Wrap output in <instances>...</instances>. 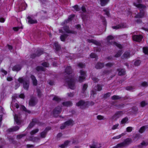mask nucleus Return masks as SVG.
Masks as SVG:
<instances>
[{"label":"nucleus","mask_w":148,"mask_h":148,"mask_svg":"<svg viewBox=\"0 0 148 148\" xmlns=\"http://www.w3.org/2000/svg\"><path fill=\"white\" fill-rule=\"evenodd\" d=\"M65 73L67 75V76L68 77L65 79L66 82L70 88L74 89L75 88L74 85L75 80L73 77L70 75L72 73L71 67L70 66H67L65 70Z\"/></svg>","instance_id":"f257e3e1"},{"label":"nucleus","mask_w":148,"mask_h":148,"mask_svg":"<svg viewBox=\"0 0 148 148\" xmlns=\"http://www.w3.org/2000/svg\"><path fill=\"white\" fill-rule=\"evenodd\" d=\"M134 5L136 7L138 8L140 12L138 13L136 16V18H140L143 17L145 14L144 10L145 9L146 6L142 4H137L136 3H134Z\"/></svg>","instance_id":"f03ea898"},{"label":"nucleus","mask_w":148,"mask_h":148,"mask_svg":"<svg viewBox=\"0 0 148 148\" xmlns=\"http://www.w3.org/2000/svg\"><path fill=\"white\" fill-rule=\"evenodd\" d=\"M94 104V103L92 101L85 102L81 100L76 103V105L80 107L82 109H84L89 106H92Z\"/></svg>","instance_id":"7ed1b4c3"},{"label":"nucleus","mask_w":148,"mask_h":148,"mask_svg":"<svg viewBox=\"0 0 148 148\" xmlns=\"http://www.w3.org/2000/svg\"><path fill=\"white\" fill-rule=\"evenodd\" d=\"M106 40L108 44L115 45L120 49L122 48L121 45L114 41V37L110 35L108 36Z\"/></svg>","instance_id":"20e7f679"},{"label":"nucleus","mask_w":148,"mask_h":148,"mask_svg":"<svg viewBox=\"0 0 148 148\" xmlns=\"http://www.w3.org/2000/svg\"><path fill=\"white\" fill-rule=\"evenodd\" d=\"M132 142V140L130 138H127L123 142L117 144L113 148H120L126 147L130 144Z\"/></svg>","instance_id":"39448f33"},{"label":"nucleus","mask_w":148,"mask_h":148,"mask_svg":"<svg viewBox=\"0 0 148 148\" xmlns=\"http://www.w3.org/2000/svg\"><path fill=\"white\" fill-rule=\"evenodd\" d=\"M18 81L21 83H23L24 88L26 90H28L29 86V82L28 80H26L22 78H19L18 79Z\"/></svg>","instance_id":"423d86ee"},{"label":"nucleus","mask_w":148,"mask_h":148,"mask_svg":"<svg viewBox=\"0 0 148 148\" xmlns=\"http://www.w3.org/2000/svg\"><path fill=\"white\" fill-rule=\"evenodd\" d=\"M74 124V121L71 119H70L68 121L65 122V123L63 124L60 127L61 129H64L65 127L67 126H72Z\"/></svg>","instance_id":"0eeeda50"},{"label":"nucleus","mask_w":148,"mask_h":148,"mask_svg":"<svg viewBox=\"0 0 148 148\" xmlns=\"http://www.w3.org/2000/svg\"><path fill=\"white\" fill-rule=\"evenodd\" d=\"M80 75L79 76V81L81 82L84 81L86 76V73L85 71L83 70H81L80 71Z\"/></svg>","instance_id":"6e6552de"},{"label":"nucleus","mask_w":148,"mask_h":148,"mask_svg":"<svg viewBox=\"0 0 148 148\" xmlns=\"http://www.w3.org/2000/svg\"><path fill=\"white\" fill-rule=\"evenodd\" d=\"M61 107L58 106L56 107L53 112V116L55 117H57L58 116V114L61 112Z\"/></svg>","instance_id":"1a4fd4ad"},{"label":"nucleus","mask_w":148,"mask_h":148,"mask_svg":"<svg viewBox=\"0 0 148 148\" xmlns=\"http://www.w3.org/2000/svg\"><path fill=\"white\" fill-rule=\"evenodd\" d=\"M102 89L101 86L99 85H97V87H95L94 88V90H92L91 92V95H93L95 94H96V92L97 90L98 91H100Z\"/></svg>","instance_id":"9d476101"},{"label":"nucleus","mask_w":148,"mask_h":148,"mask_svg":"<svg viewBox=\"0 0 148 148\" xmlns=\"http://www.w3.org/2000/svg\"><path fill=\"white\" fill-rule=\"evenodd\" d=\"M36 54H33L31 55L32 58H34L36 56H39L43 53V51L40 49L37 50L36 52Z\"/></svg>","instance_id":"9b49d317"},{"label":"nucleus","mask_w":148,"mask_h":148,"mask_svg":"<svg viewBox=\"0 0 148 148\" xmlns=\"http://www.w3.org/2000/svg\"><path fill=\"white\" fill-rule=\"evenodd\" d=\"M63 29L65 32L69 34H76V32L73 30L69 29V27L68 26H65L63 27Z\"/></svg>","instance_id":"f8f14e48"},{"label":"nucleus","mask_w":148,"mask_h":148,"mask_svg":"<svg viewBox=\"0 0 148 148\" xmlns=\"http://www.w3.org/2000/svg\"><path fill=\"white\" fill-rule=\"evenodd\" d=\"M142 36L141 35H134L132 36V38L134 41L140 42L142 38Z\"/></svg>","instance_id":"ddd939ff"},{"label":"nucleus","mask_w":148,"mask_h":148,"mask_svg":"<svg viewBox=\"0 0 148 148\" xmlns=\"http://www.w3.org/2000/svg\"><path fill=\"white\" fill-rule=\"evenodd\" d=\"M126 25L124 23H122L116 26L112 27L113 29H117L120 28H124L126 27Z\"/></svg>","instance_id":"4468645a"},{"label":"nucleus","mask_w":148,"mask_h":148,"mask_svg":"<svg viewBox=\"0 0 148 148\" xmlns=\"http://www.w3.org/2000/svg\"><path fill=\"white\" fill-rule=\"evenodd\" d=\"M27 19L28 23L30 24H35L36 23H37V20L33 19L30 16H28L27 17Z\"/></svg>","instance_id":"2eb2a0df"},{"label":"nucleus","mask_w":148,"mask_h":148,"mask_svg":"<svg viewBox=\"0 0 148 148\" xmlns=\"http://www.w3.org/2000/svg\"><path fill=\"white\" fill-rule=\"evenodd\" d=\"M123 114V112L122 111H120L117 112H116L115 114L113 116L112 118L115 119H118Z\"/></svg>","instance_id":"dca6fc26"},{"label":"nucleus","mask_w":148,"mask_h":148,"mask_svg":"<svg viewBox=\"0 0 148 148\" xmlns=\"http://www.w3.org/2000/svg\"><path fill=\"white\" fill-rule=\"evenodd\" d=\"M14 120L16 123L19 125L21 123V117L20 115L15 114L14 116Z\"/></svg>","instance_id":"f3484780"},{"label":"nucleus","mask_w":148,"mask_h":148,"mask_svg":"<svg viewBox=\"0 0 148 148\" xmlns=\"http://www.w3.org/2000/svg\"><path fill=\"white\" fill-rule=\"evenodd\" d=\"M51 128L50 127L46 128L45 130L43 132H42L40 134L41 137L42 138H45L46 135L47 134V131L48 130H50Z\"/></svg>","instance_id":"a211bd4d"},{"label":"nucleus","mask_w":148,"mask_h":148,"mask_svg":"<svg viewBox=\"0 0 148 148\" xmlns=\"http://www.w3.org/2000/svg\"><path fill=\"white\" fill-rule=\"evenodd\" d=\"M37 101L35 98H31L30 100L29 104L30 106H34L37 103Z\"/></svg>","instance_id":"6ab92c4d"},{"label":"nucleus","mask_w":148,"mask_h":148,"mask_svg":"<svg viewBox=\"0 0 148 148\" xmlns=\"http://www.w3.org/2000/svg\"><path fill=\"white\" fill-rule=\"evenodd\" d=\"M19 129V127L18 126L13 127L8 130V131L9 132H14L18 130Z\"/></svg>","instance_id":"aec40b11"},{"label":"nucleus","mask_w":148,"mask_h":148,"mask_svg":"<svg viewBox=\"0 0 148 148\" xmlns=\"http://www.w3.org/2000/svg\"><path fill=\"white\" fill-rule=\"evenodd\" d=\"M87 41L89 43H92L96 45L99 46L100 45L99 42L93 39H88Z\"/></svg>","instance_id":"412c9836"},{"label":"nucleus","mask_w":148,"mask_h":148,"mask_svg":"<svg viewBox=\"0 0 148 148\" xmlns=\"http://www.w3.org/2000/svg\"><path fill=\"white\" fill-rule=\"evenodd\" d=\"M148 145V140H146L145 141H143L142 142L140 145H138L139 147H142L143 146H146Z\"/></svg>","instance_id":"4be33fe9"},{"label":"nucleus","mask_w":148,"mask_h":148,"mask_svg":"<svg viewBox=\"0 0 148 148\" xmlns=\"http://www.w3.org/2000/svg\"><path fill=\"white\" fill-rule=\"evenodd\" d=\"M104 66V64L101 62L98 63L95 65V67L97 69H100Z\"/></svg>","instance_id":"5701e85b"},{"label":"nucleus","mask_w":148,"mask_h":148,"mask_svg":"<svg viewBox=\"0 0 148 148\" xmlns=\"http://www.w3.org/2000/svg\"><path fill=\"white\" fill-rule=\"evenodd\" d=\"M117 71H119L118 74L119 75H123L125 73V71L123 69H118Z\"/></svg>","instance_id":"b1692460"},{"label":"nucleus","mask_w":148,"mask_h":148,"mask_svg":"<svg viewBox=\"0 0 148 148\" xmlns=\"http://www.w3.org/2000/svg\"><path fill=\"white\" fill-rule=\"evenodd\" d=\"M31 78L32 80L33 85L34 86H36L37 84V82L35 76L33 75H32Z\"/></svg>","instance_id":"393cba45"},{"label":"nucleus","mask_w":148,"mask_h":148,"mask_svg":"<svg viewBox=\"0 0 148 148\" xmlns=\"http://www.w3.org/2000/svg\"><path fill=\"white\" fill-rule=\"evenodd\" d=\"M130 57V54L129 52H125L122 57V59L127 58Z\"/></svg>","instance_id":"a878e982"},{"label":"nucleus","mask_w":148,"mask_h":148,"mask_svg":"<svg viewBox=\"0 0 148 148\" xmlns=\"http://www.w3.org/2000/svg\"><path fill=\"white\" fill-rule=\"evenodd\" d=\"M70 142L68 140L64 142L63 144L59 145V147L62 148H64L67 146Z\"/></svg>","instance_id":"bb28decb"},{"label":"nucleus","mask_w":148,"mask_h":148,"mask_svg":"<svg viewBox=\"0 0 148 148\" xmlns=\"http://www.w3.org/2000/svg\"><path fill=\"white\" fill-rule=\"evenodd\" d=\"M109 0H100V4L101 6H104L109 1Z\"/></svg>","instance_id":"cd10ccee"},{"label":"nucleus","mask_w":148,"mask_h":148,"mask_svg":"<svg viewBox=\"0 0 148 148\" xmlns=\"http://www.w3.org/2000/svg\"><path fill=\"white\" fill-rule=\"evenodd\" d=\"M21 69V67L19 65H16L13 67L12 69L13 71H18Z\"/></svg>","instance_id":"c85d7f7f"},{"label":"nucleus","mask_w":148,"mask_h":148,"mask_svg":"<svg viewBox=\"0 0 148 148\" xmlns=\"http://www.w3.org/2000/svg\"><path fill=\"white\" fill-rule=\"evenodd\" d=\"M62 104L64 106L68 107L71 106L72 105V103L71 102L69 101L63 102Z\"/></svg>","instance_id":"c756f323"},{"label":"nucleus","mask_w":148,"mask_h":148,"mask_svg":"<svg viewBox=\"0 0 148 148\" xmlns=\"http://www.w3.org/2000/svg\"><path fill=\"white\" fill-rule=\"evenodd\" d=\"M74 15L73 14H72L69 16L68 19L65 21H64V23L65 24L69 22V21H71L74 17Z\"/></svg>","instance_id":"7c9ffc66"},{"label":"nucleus","mask_w":148,"mask_h":148,"mask_svg":"<svg viewBox=\"0 0 148 148\" xmlns=\"http://www.w3.org/2000/svg\"><path fill=\"white\" fill-rule=\"evenodd\" d=\"M147 128L148 129V125L143 126L140 129L139 132L140 133H142L144 132L145 129Z\"/></svg>","instance_id":"2f4dec72"},{"label":"nucleus","mask_w":148,"mask_h":148,"mask_svg":"<svg viewBox=\"0 0 148 148\" xmlns=\"http://www.w3.org/2000/svg\"><path fill=\"white\" fill-rule=\"evenodd\" d=\"M101 147V144L99 143H97L90 146V148H100Z\"/></svg>","instance_id":"473e14b6"},{"label":"nucleus","mask_w":148,"mask_h":148,"mask_svg":"<svg viewBox=\"0 0 148 148\" xmlns=\"http://www.w3.org/2000/svg\"><path fill=\"white\" fill-rule=\"evenodd\" d=\"M128 120V119L127 117H125L121 121L120 124H125Z\"/></svg>","instance_id":"72a5a7b5"},{"label":"nucleus","mask_w":148,"mask_h":148,"mask_svg":"<svg viewBox=\"0 0 148 148\" xmlns=\"http://www.w3.org/2000/svg\"><path fill=\"white\" fill-rule=\"evenodd\" d=\"M88 87V85L87 84H84L82 88V92L84 93Z\"/></svg>","instance_id":"f704fd0d"},{"label":"nucleus","mask_w":148,"mask_h":148,"mask_svg":"<svg viewBox=\"0 0 148 148\" xmlns=\"http://www.w3.org/2000/svg\"><path fill=\"white\" fill-rule=\"evenodd\" d=\"M21 108L26 112H27L28 113H30V111L29 110H27L26 108L23 106H21Z\"/></svg>","instance_id":"c9c22d12"},{"label":"nucleus","mask_w":148,"mask_h":148,"mask_svg":"<svg viewBox=\"0 0 148 148\" xmlns=\"http://www.w3.org/2000/svg\"><path fill=\"white\" fill-rule=\"evenodd\" d=\"M54 46L57 51H58L60 48V46L58 45V42H54Z\"/></svg>","instance_id":"e433bc0d"},{"label":"nucleus","mask_w":148,"mask_h":148,"mask_svg":"<svg viewBox=\"0 0 148 148\" xmlns=\"http://www.w3.org/2000/svg\"><path fill=\"white\" fill-rule=\"evenodd\" d=\"M27 7V4L25 3V2H23L22 3V5L20 6L19 7L21 8H22V10H25V9Z\"/></svg>","instance_id":"4c0bfd02"},{"label":"nucleus","mask_w":148,"mask_h":148,"mask_svg":"<svg viewBox=\"0 0 148 148\" xmlns=\"http://www.w3.org/2000/svg\"><path fill=\"white\" fill-rule=\"evenodd\" d=\"M125 134L124 133H122L121 134H120L119 135H118L116 136H114L112 138L114 139H118L120 138H121L122 136L124 135H125Z\"/></svg>","instance_id":"58836bf2"},{"label":"nucleus","mask_w":148,"mask_h":148,"mask_svg":"<svg viewBox=\"0 0 148 148\" xmlns=\"http://www.w3.org/2000/svg\"><path fill=\"white\" fill-rule=\"evenodd\" d=\"M39 131L38 129H36L32 130L30 133L32 135H33L38 132Z\"/></svg>","instance_id":"ea45409f"},{"label":"nucleus","mask_w":148,"mask_h":148,"mask_svg":"<svg viewBox=\"0 0 148 148\" xmlns=\"http://www.w3.org/2000/svg\"><path fill=\"white\" fill-rule=\"evenodd\" d=\"M143 51L145 54L148 55V48L147 47H143Z\"/></svg>","instance_id":"a19ab883"},{"label":"nucleus","mask_w":148,"mask_h":148,"mask_svg":"<svg viewBox=\"0 0 148 148\" xmlns=\"http://www.w3.org/2000/svg\"><path fill=\"white\" fill-rule=\"evenodd\" d=\"M122 53V51L121 50H119L118 52L115 55V57L117 58L120 57Z\"/></svg>","instance_id":"79ce46f5"},{"label":"nucleus","mask_w":148,"mask_h":148,"mask_svg":"<svg viewBox=\"0 0 148 148\" xmlns=\"http://www.w3.org/2000/svg\"><path fill=\"white\" fill-rule=\"evenodd\" d=\"M103 11L104 12V14H106L107 16H109V10L108 8H105L103 10Z\"/></svg>","instance_id":"37998d69"},{"label":"nucleus","mask_w":148,"mask_h":148,"mask_svg":"<svg viewBox=\"0 0 148 148\" xmlns=\"http://www.w3.org/2000/svg\"><path fill=\"white\" fill-rule=\"evenodd\" d=\"M36 70L38 71H44L45 69L42 66H38L36 68Z\"/></svg>","instance_id":"c03bdc74"},{"label":"nucleus","mask_w":148,"mask_h":148,"mask_svg":"<svg viewBox=\"0 0 148 148\" xmlns=\"http://www.w3.org/2000/svg\"><path fill=\"white\" fill-rule=\"evenodd\" d=\"M67 36V35L66 34L62 35L60 37V38L61 41H64L65 39Z\"/></svg>","instance_id":"a18cd8bd"},{"label":"nucleus","mask_w":148,"mask_h":148,"mask_svg":"<svg viewBox=\"0 0 148 148\" xmlns=\"http://www.w3.org/2000/svg\"><path fill=\"white\" fill-rule=\"evenodd\" d=\"M121 98V97L118 95H114L112 97V99L113 100H116Z\"/></svg>","instance_id":"49530a36"},{"label":"nucleus","mask_w":148,"mask_h":148,"mask_svg":"<svg viewBox=\"0 0 148 148\" xmlns=\"http://www.w3.org/2000/svg\"><path fill=\"white\" fill-rule=\"evenodd\" d=\"M34 120H32V121L29 124V127L30 128H32L35 125V123L34 121Z\"/></svg>","instance_id":"de8ad7c7"},{"label":"nucleus","mask_w":148,"mask_h":148,"mask_svg":"<svg viewBox=\"0 0 148 148\" xmlns=\"http://www.w3.org/2000/svg\"><path fill=\"white\" fill-rule=\"evenodd\" d=\"M114 64L111 62H109L106 64L105 66L107 67H112Z\"/></svg>","instance_id":"09e8293b"},{"label":"nucleus","mask_w":148,"mask_h":148,"mask_svg":"<svg viewBox=\"0 0 148 148\" xmlns=\"http://www.w3.org/2000/svg\"><path fill=\"white\" fill-rule=\"evenodd\" d=\"M119 124L118 123L116 124L115 125H113L112 128V130H114L116 129H117L118 128V127L119 126Z\"/></svg>","instance_id":"8fccbe9b"},{"label":"nucleus","mask_w":148,"mask_h":148,"mask_svg":"<svg viewBox=\"0 0 148 148\" xmlns=\"http://www.w3.org/2000/svg\"><path fill=\"white\" fill-rule=\"evenodd\" d=\"M53 100H55V101L57 102H59L61 100V99L58 97L57 96H55L53 99Z\"/></svg>","instance_id":"3c124183"},{"label":"nucleus","mask_w":148,"mask_h":148,"mask_svg":"<svg viewBox=\"0 0 148 148\" xmlns=\"http://www.w3.org/2000/svg\"><path fill=\"white\" fill-rule=\"evenodd\" d=\"M78 66L80 68H82L85 66V65L83 63H79L78 64Z\"/></svg>","instance_id":"603ef678"},{"label":"nucleus","mask_w":148,"mask_h":148,"mask_svg":"<svg viewBox=\"0 0 148 148\" xmlns=\"http://www.w3.org/2000/svg\"><path fill=\"white\" fill-rule=\"evenodd\" d=\"M140 61L139 60H137L134 62V64L136 66H138L140 65Z\"/></svg>","instance_id":"864d4df0"},{"label":"nucleus","mask_w":148,"mask_h":148,"mask_svg":"<svg viewBox=\"0 0 148 148\" xmlns=\"http://www.w3.org/2000/svg\"><path fill=\"white\" fill-rule=\"evenodd\" d=\"M147 104V103H146V102L144 101H142L140 103V106L142 107L145 106Z\"/></svg>","instance_id":"5fc2aeb1"},{"label":"nucleus","mask_w":148,"mask_h":148,"mask_svg":"<svg viewBox=\"0 0 148 148\" xmlns=\"http://www.w3.org/2000/svg\"><path fill=\"white\" fill-rule=\"evenodd\" d=\"M42 64L43 66L46 67H48L49 66V64L46 62L42 63Z\"/></svg>","instance_id":"6e6d98bb"},{"label":"nucleus","mask_w":148,"mask_h":148,"mask_svg":"<svg viewBox=\"0 0 148 148\" xmlns=\"http://www.w3.org/2000/svg\"><path fill=\"white\" fill-rule=\"evenodd\" d=\"M132 128L131 127H129L127 128L126 131L128 132H130L132 131Z\"/></svg>","instance_id":"4d7b16f0"},{"label":"nucleus","mask_w":148,"mask_h":148,"mask_svg":"<svg viewBox=\"0 0 148 148\" xmlns=\"http://www.w3.org/2000/svg\"><path fill=\"white\" fill-rule=\"evenodd\" d=\"M110 95V92H108L105 94L103 96V97L104 98H107L109 97Z\"/></svg>","instance_id":"13d9d810"},{"label":"nucleus","mask_w":148,"mask_h":148,"mask_svg":"<svg viewBox=\"0 0 148 148\" xmlns=\"http://www.w3.org/2000/svg\"><path fill=\"white\" fill-rule=\"evenodd\" d=\"M97 119L99 120H104L105 118L104 117L101 115H98L97 116Z\"/></svg>","instance_id":"bf43d9fd"},{"label":"nucleus","mask_w":148,"mask_h":148,"mask_svg":"<svg viewBox=\"0 0 148 148\" xmlns=\"http://www.w3.org/2000/svg\"><path fill=\"white\" fill-rule=\"evenodd\" d=\"M75 10L77 11H78L80 10V9L77 5H75L73 7Z\"/></svg>","instance_id":"052dcab7"},{"label":"nucleus","mask_w":148,"mask_h":148,"mask_svg":"<svg viewBox=\"0 0 148 148\" xmlns=\"http://www.w3.org/2000/svg\"><path fill=\"white\" fill-rule=\"evenodd\" d=\"M90 56L91 58H96L97 57V56L94 53H92L90 54Z\"/></svg>","instance_id":"680f3d73"},{"label":"nucleus","mask_w":148,"mask_h":148,"mask_svg":"<svg viewBox=\"0 0 148 148\" xmlns=\"http://www.w3.org/2000/svg\"><path fill=\"white\" fill-rule=\"evenodd\" d=\"M26 136L25 134H22L21 135H18L17 136V138L18 139H20L23 137Z\"/></svg>","instance_id":"e2e57ef3"},{"label":"nucleus","mask_w":148,"mask_h":148,"mask_svg":"<svg viewBox=\"0 0 148 148\" xmlns=\"http://www.w3.org/2000/svg\"><path fill=\"white\" fill-rule=\"evenodd\" d=\"M141 2L142 0H135V1L133 3V4L134 5V3H136L137 4H140V3H141Z\"/></svg>","instance_id":"0e129e2a"},{"label":"nucleus","mask_w":148,"mask_h":148,"mask_svg":"<svg viewBox=\"0 0 148 148\" xmlns=\"http://www.w3.org/2000/svg\"><path fill=\"white\" fill-rule=\"evenodd\" d=\"M126 89L127 90L132 91L133 89V88L132 86H128L126 87Z\"/></svg>","instance_id":"69168bd1"},{"label":"nucleus","mask_w":148,"mask_h":148,"mask_svg":"<svg viewBox=\"0 0 148 148\" xmlns=\"http://www.w3.org/2000/svg\"><path fill=\"white\" fill-rule=\"evenodd\" d=\"M141 85L143 86L146 87L148 86V84L147 82H143L142 83Z\"/></svg>","instance_id":"338daca9"},{"label":"nucleus","mask_w":148,"mask_h":148,"mask_svg":"<svg viewBox=\"0 0 148 148\" xmlns=\"http://www.w3.org/2000/svg\"><path fill=\"white\" fill-rule=\"evenodd\" d=\"M92 79L93 81L95 82H97L99 81L98 79L96 77H92Z\"/></svg>","instance_id":"774afa93"}]
</instances>
